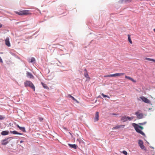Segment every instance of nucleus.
Segmentation results:
<instances>
[{
    "instance_id": "obj_1",
    "label": "nucleus",
    "mask_w": 155,
    "mask_h": 155,
    "mask_svg": "<svg viewBox=\"0 0 155 155\" xmlns=\"http://www.w3.org/2000/svg\"><path fill=\"white\" fill-rule=\"evenodd\" d=\"M132 125L134 127L135 130L138 133H139L143 136L145 135L144 133L141 130H140V129L142 130L143 129V127L139 126L137 124L135 123H133Z\"/></svg>"
},
{
    "instance_id": "obj_2",
    "label": "nucleus",
    "mask_w": 155,
    "mask_h": 155,
    "mask_svg": "<svg viewBox=\"0 0 155 155\" xmlns=\"http://www.w3.org/2000/svg\"><path fill=\"white\" fill-rule=\"evenodd\" d=\"M15 13L20 15H27L31 14L29 12V10H26L20 11L19 12H15Z\"/></svg>"
},
{
    "instance_id": "obj_3",
    "label": "nucleus",
    "mask_w": 155,
    "mask_h": 155,
    "mask_svg": "<svg viewBox=\"0 0 155 155\" xmlns=\"http://www.w3.org/2000/svg\"><path fill=\"white\" fill-rule=\"evenodd\" d=\"M24 85L25 87H29L35 91V86L33 83L30 81H27L24 82Z\"/></svg>"
},
{
    "instance_id": "obj_4",
    "label": "nucleus",
    "mask_w": 155,
    "mask_h": 155,
    "mask_svg": "<svg viewBox=\"0 0 155 155\" xmlns=\"http://www.w3.org/2000/svg\"><path fill=\"white\" fill-rule=\"evenodd\" d=\"M140 98L145 103L148 104H150L151 103L150 101L144 97H140Z\"/></svg>"
},
{
    "instance_id": "obj_5",
    "label": "nucleus",
    "mask_w": 155,
    "mask_h": 155,
    "mask_svg": "<svg viewBox=\"0 0 155 155\" xmlns=\"http://www.w3.org/2000/svg\"><path fill=\"white\" fill-rule=\"evenodd\" d=\"M135 114L136 115L137 118L138 119L142 118L143 117L142 113L140 112L139 111H137L135 113Z\"/></svg>"
},
{
    "instance_id": "obj_6",
    "label": "nucleus",
    "mask_w": 155,
    "mask_h": 155,
    "mask_svg": "<svg viewBox=\"0 0 155 155\" xmlns=\"http://www.w3.org/2000/svg\"><path fill=\"white\" fill-rule=\"evenodd\" d=\"M11 137L8 138L7 139H5L2 140V144L3 145H5L8 143L10 141V140H8Z\"/></svg>"
},
{
    "instance_id": "obj_7",
    "label": "nucleus",
    "mask_w": 155,
    "mask_h": 155,
    "mask_svg": "<svg viewBox=\"0 0 155 155\" xmlns=\"http://www.w3.org/2000/svg\"><path fill=\"white\" fill-rule=\"evenodd\" d=\"M138 143L140 147L142 149H144L145 147L143 145V142L142 140H140L138 141Z\"/></svg>"
},
{
    "instance_id": "obj_8",
    "label": "nucleus",
    "mask_w": 155,
    "mask_h": 155,
    "mask_svg": "<svg viewBox=\"0 0 155 155\" xmlns=\"http://www.w3.org/2000/svg\"><path fill=\"white\" fill-rule=\"evenodd\" d=\"M5 44L8 47H10L11 44L9 42V38L8 37H7L5 40Z\"/></svg>"
},
{
    "instance_id": "obj_9",
    "label": "nucleus",
    "mask_w": 155,
    "mask_h": 155,
    "mask_svg": "<svg viewBox=\"0 0 155 155\" xmlns=\"http://www.w3.org/2000/svg\"><path fill=\"white\" fill-rule=\"evenodd\" d=\"M99 112H97L96 113L95 117L94 118V122H96L99 120Z\"/></svg>"
},
{
    "instance_id": "obj_10",
    "label": "nucleus",
    "mask_w": 155,
    "mask_h": 155,
    "mask_svg": "<svg viewBox=\"0 0 155 155\" xmlns=\"http://www.w3.org/2000/svg\"><path fill=\"white\" fill-rule=\"evenodd\" d=\"M125 126L124 125H117L115 127H113L112 129H118L121 127L124 128Z\"/></svg>"
},
{
    "instance_id": "obj_11",
    "label": "nucleus",
    "mask_w": 155,
    "mask_h": 155,
    "mask_svg": "<svg viewBox=\"0 0 155 155\" xmlns=\"http://www.w3.org/2000/svg\"><path fill=\"white\" fill-rule=\"evenodd\" d=\"M27 76L29 77L30 78H34V76L32 74L28 72H27Z\"/></svg>"
},
{
    "instance_id": "obj_12",
    "label": "nucleus",
    "mask_w": 155,
    "mask_h": 155,
    "mask_svg": "<svg viewBox=\"0 0 155 155\" xmlns=\"http://www.w3.org/2000/svg\"><path fill=\"white\" fill-rule=\"evenodd\" d=\"M16 126L18 128H19V129L20 130H21L23 132H26L25 127H21L18 124H17L16 125Z\"/></svg>"
},
{
    "instance_id": "obj_13",
    "label": "nucleus",
    "mask_w": 155,
    "mask_h": 155,
    "mask_svg": "<svg viewBox=\"0 0 155 155\" xmlns=\"http://www.w3.org/2000/svg\"><path fill=\"white\" fill-rule=\"evenodd\" d=\"M121 120L123 122H126L127 121V117L125 116H123L121 117Z\"/></svg>"
},
{
    "instance_id": "obj_14",
    "label": "nucleus",
    "mask_w": 155,
    "mask_h": 155,
    "mask_svg": "<svg viewBox=\"0 0 155 155\" xmlns=\"http://www.w3.org/2000/svg\"><path fill=\"white\" fill-rule=\"evenodd\" d=\"M68 97H71L75 102H77V103H79V102L76 99H75L74 97H73V96H71L70 94L68 95Z\"/></svg>"
},
{
    "instance_id": "obj_15",
    "label": "nucleus",
    "mask_w": 155,
    "mask_h": 155,
    "mask_svg": "<svg viewBox=\"0 0 155 155\" xmlns=\"http://www.w3.org/2000/svg\"><path fill=\"white\" fill-rule=\"evenodd\" d=\"M84 71H85V72L84 73V76L85 77L90 79V78L89 77V75L87 72V70L86 69H84Z\"/></svg>"
},
{
    "instance_id": "obj_16",
    "label": "nucleus",
    "mask_w": 155,
    "mask_h": 155,
    "mask_svg": "<svg viewBox=\"0 0 155 155\" xmlns=\"http://www.w3.org/2000/svg\"><path fill=\"white\" fill-rule=\"evenodd\" d=\"M125 78H126L128 79L131 80V81H132V82H134L135 83L136 82V81H135V80L133 79L131 77H130L125 76Z\"/></svg>"
},
{
    "instance_id": "obj_17",
    "label": "nucleus",
    "mask_w": 155,
    "mask_h": 155,
    "mask_svg": "<svg viewBox=\"0 0 155 155\" xmlns=\"http://www.w3.org/2000/svg\"><path fill=\"white\" fill-rule=\"evenodd\" d=\"M9 132L6 130L2 131L1 134L2 135H6L8 134Z\"/></svg>"
},
{
    "instance_id": "obj_18",
    "label": "nucleus",
    "mask_w": 155,
    "mask_h": 155,
    "mask_svg": "<svg viewBox=\"0 0 155 155\" xmlns=\"http://www.w3.org/2000/svg\"><path fill=\"white\" fill-rule=\"evenodd\" d=\"M68 145L69 146L71 147V148H73L74 149H76L77 148V145L75 144H69Z\"/></svg>"
},
{
    "instance_id": "obj_19",
    "label": "nucleus",
    "mask_w": 155,
    "mask_h": 155,
    "mask_svg": "<svg viewBox=\"0 0 155 155\" xmlns=\"http://www.w3.org/2000/svg\"><path fill=\"white\" fill-rule=\"evenodd\" d=\"M10 132L11 133H12L14 134H19V135H22V134L16 131L15 130L14 131H11Z\"/></svg>"
},
{
    "instance_id": "obj_20",
    "label": "nucleus",
    "mask_w": 155,
    "mask_h": 155,
    "mask_svg": "<svg viewBox=\"0 0 155 155\" xmlns=\"http://www.w3.org/2000/svg\"><path fill=\"white\" fill-rule=\"evenodd\" d=\"M144 60H147V61H153V62H154V63H155V59H153L150 58H146L144 59Z\"/></svg>"
},
{
    "instance_id": "obj_21",
    "label": "nucleus",
    "mask_w": 155,
    "mask_h": 155,
    "mask_svg": "<svg viewBox=\"0 0 155 155\" xmlns=\"http://www.w3.org/2000/svg\"><path fill=\"white\" fill-rule=\"evenodd\" d=\"M124 74V73H116L114 74V77H119Z\"/></svg>"
},
{
    "instance_id": "obj_22",
    "label": "nucleus",
    "mask_w": 155,
    "mask_h": 155,
    "mask_svg": "<svg viewBox=\"0 0 155 155\" xmlns=\"http://www.w3.org/2000/svg\"><path fill=\"white\" fill-rule=\"evenodd\" d=\"M127 36H128V41H129V42L131 44H132V41H131V38H130V35H127Z\"/></svg>"
},
{
    "instance_id": "obj_23",
    "label": "nucleus",
    "mask_w": 155,
    "mask_h": 155,
    "mask_svg": "<svg viewBox=\"0 0 155 155\" xmlns=\"http://www.w3.org/2000/svg\"><path fill=\"white\" fill-rule=\"evenodd\" d=\"M35 61V59L34 58H31L30 59L28 60V61L29 62L32 63Z\"/></svg>"
},
{
    "instance_id": "obj_24",
    "label": "nucleus",
    "mask_w": 155,
    "mask_h": 155,
    "mask_svg": "<svg viewBox=\"0 0 155 155\" xmlns=\"http://www.w3.org/2000/svg\"><path fill=\"white\" fill-rule=\"evenodd\" d=\"M134 119V117H127V120H133Z\"/></svg>"
},
{
    "instance_id": "obj_25",
    "label": "nucleus",
    "mask_w": 155,
    "mask_h": 155,
    "mask_svg": "<svg viewBox=\"0 0 155 155\" xmlns=\"http://www.w3.org/2000/svg\"><path fill=\"white\" fill-rule=\"evenodd\" d=\"M132 1V0H122L123 2L128 3Z\"/></svg>"
},
{
    "instance_id": "obj_26",
    "label": "nucleus",
    "mask_w": 155,
    "mask_h": 155,
    "mask_svg": "<svg viewBox=\"0 0 155 155\" xmlns=\"http://www.w3.org/2000/svg\"><path fill=\"white\" fill-rule=\"evenodd\" d=\"M77 142H79L80 143H84V142L82 140H81L80 139H77Z\"/></svg>"
},
{
    "instance_id": "obj_27",
    "label": "nucleus",
    "mask_w": 155,
    "mask_h": 155,
    "mask_svg": "<svg viewBox=\"0 0 155 155\" xmlns=\"http://www.w3.org/2000/svg\"><path fill=\"white\" fill-rule=\"evenodd\" d=\"M41 84L42 85L43 87L45 88H48V87L47 86V85L42 82H41Z\"/></svg>"
},
{
    "instance_id": "obj_28",
    "label": "nucleus",
    "mask_w": 155,
    "mask_h": 155,
    "mask_svg": "<svg viewBox=\"0 0 155 155\" xmlns=\"http://www.w3.org/2000/svg\"><path fill=\"white\" fill-rule=\"evenodd\" d=\"M101 95L103 96L104 97H108L109 98H110V97L107 95H105L103 93L101 94Z\"/></svg>"
},
{
    "instance_id": "obj_29",
    "label": "nucleus",
    "mask_w": 155,
    "mask_h": 155,
    "mask_svg": "<svg viewBox=\"0 0 155 155\" xmlns=\"http://www.w3.org/2000/svg\"><path fill=\"white\" fill-rule=\"evenodd\" d=\"M114 77V74H110L109 75L105 76L104 77Z\"/></svg>"
},
{
    "instance_id": "obj_30",
    "label": "nucleus",
    "mask_w": 155,
    "mask_h": 155,
    "mask_svg": "<svg viewBox=\"0 0 155 155\" xmlns=\"http://www.w3.org/2000/svg\"><path fill=\"white\" fill-rule=\"evenodd\" d=\"M147 122H144L143 123H139V124L140 125H143L146 124Z\"/></svg>"
},
{
    "instance_id": "obj_31",
    "label": "nucleus",
    "mask_w": 155,
    "mask_h": 155,
    "mask_svg": "<svg viewBox=\"0 0 155 155\" xmlns=\"http://www.w3.org/2000/svg\"><path fill=\"white\" fill-rule=\"evenodd\" d=\"M123 153L125 155H127V152L125 150H124L123 151Z\"/></svg>"
},
{
    "instance_id": "obj_32",
    "label": "nucleus",
    "mask_w": 155,
    "mask_h": 155,
    "mask_svg": "<svg viewBox=\"0 0 155 155\" xmlns=\"http://www.w3.org/2000/svg\"><path fill=\"white\" fill-rule=\"evenodd\" d=\"M38 119L40 121H41L43 120V118L41 117H38Z\"/></svg>"
},
{
    "instance_id": "obj_33",
    "label": "nucleus",
    "mask_w": 155,
    "mask_h": 155,
    "mask_svg": "<svg viewBox=\"0 0 155 155\" xmlns=\"http://www.w3.org/2000/svg\"><path fill=\"white\" fill-rule=\"evenodd\" d=\"M4 119V117L2 116H0V119L2 120H3Z\"/></svg>"
},
{
    "instance_id": "obj_34",
    "label": "nucleus",
    "mask_w": 155,
    "mask_h": 155,
    "mask_svg": "<svg viewBox=\"0 0 155 155\" xmlns=\"http://www.w3.org/2000/svg\"><path fill=\"white\" fill-rule=\"evenodd\" d=\"M112 115H117L118 114H117L115 113H112L111 114Z\"/></svg>"
},
{
    "instance_id": "obj_35",
    "label": "nucleus",
    "mask_w": 155,
    "mask_h": 155,
    "mask_svg": "<svg viewBox=\"0 0 155 155\" xmlns=\"http://www.w3.org/2000/svg\"><path fill=\"white\" fill-rule=\"evenodd\" d=\"M2 26V24H0V28H1Z\"/></svg>"
},
{
    "instance_id": "obj_36",
    "label": "nucleus",
    "mask_w": 155,
    "mask_h": 155,
    "mask_svg": "<svg viewBox=\"0 0 155 155\" xmlns=\"http://www.w3.org/2000/svg\"><path fill=\"white\" fill-rule=\"evenodd\" d=\"M153 31H154L155 32V28L153 29Z\"/></svg>"
},
{
    "instance_id": "obj_37",
    "label": "nucleus",
    "mask_w": 155,
    "mask_h": 155,
    "mask_svg": "<svg viewBox=\"0 0 155 155\" xmlns=\"http://www.w3.org/2000/svg\"><path fill=\"white\" fill-rule=\"evenodd\" d=\"M98 97H101V96H99Z\"/></svg>"
},
{
    "instance_id": "obj_38",
    "label": "nucleus",
    "mask_w": 155,
    "mask_h": 155,
    "mask_svg": "<svg viewBox=\"0 0 155 155\" xmlns=\"http://www.w3.org/2000/svg\"><path fill=\"white\" fill-rule=\"evenodd\" d=\"M22 141H21V142H21V143H22Z\"/></svg>"
}]
</instances>
